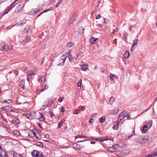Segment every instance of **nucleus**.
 <instances>
[{
    "mask_svg": "<svg viewBox=\"0 0 157 157\" xmlns=\"http://www.w3.org/2000/svg\"><path fill=\"white\" fill-rule=\"evenodd\" d=\"M114 124L115 125L113 127V128L114 130H117L118 128L119 122H118V121H115Z\"/></svg>",
    "mask_w": 157,
    "mask_h": 157,
    "instance_id": "obj_18",
    "label": "nucleus"
},
{
    "mask_svg": "<svg viewBox=\"0 0 157 157\" xmlns=\"http://www.w3.org/2000/svg\"><path fill=\"white\" fill-rule=\"evenodd\" d=\"M126 117L128 119H129L130 118L129 115L128 114L126 115Z\"/></svg>",
    "mask_w": 157,
    "mask_h": 157,
    "instance_id": "obj_55",
    "label": "nucleus"
},
{
    "mask_svg": "<svg viewBox=\"0 0 157 157\" xmlns=\"http://www.w3.org/2000/svg\"><path fill=\"white\" fill-rule=\"evenodd\" d=\"M101 17V15H98V16H97L96 17V19H99Z\"/></svg>",
    "mask_w": 157,
    "mask_h": 157,
    "instance_id": "obj_54",
    "label": "nucleus"
},
{
    "mask_svg": "<svg viewBox=\"0 0 157 157\" xmlns=\"http://www.w3.org/2000/svg\"><path fill=\"white\" fill-rule=\"evenodd\" d=\"M135 140L138 143L142 144H144V136H136L135 137Z\"/></svg>",
    "mask_w": 157,
    "mask_h": 157,
    "instance_id": "obj_2",
    "label": "nucleus"
},
{
    "mask_svg": "<svg viewBox=\"0 0 157 157\" xmlns=\"http://www.w3.org/2000/svg\"><path fill=\"white\" fill-rule=\"evenodd\" d=\"M0 157H7L6 152L0 146Z\"/></svg>",
    "mask_w": 157,
    "mask_h": 157,
    "instance_id": "obj_6",
    "label": "nucleus"
},
{
    "mask_svg": "<svg viewBox=\"0 0 157 157\" xmlns=\"http://www.w3.org/2000/svg\"><path fill=\"white\" fill-rule=\"evenodd\" d=\"M124 112H122L119 115L118 118V122H119L124 119L125 117V113Z\"/></svg>",
    "mask_w": 157,
    "mask_h": 157,
    "instance_id": "obj_12",
    "label": "nucleus"
},
{
    "mask_svg": "<svg viewBox=\"0 0 157 157\" xmlns=\"http://www.w3.org/2000/svg\"><path fill=\"white\" fill-rule=\"evenodd\" d=\"M32 131H33V132H34L33 134H35V135H34V136H35V135L36 134V132H37L35 130L33 129Z\"/></svg>",
    "mask_w": 157,
    "mask_h": 157,
    "instance_id": "obj_53",
    "label": "nucleus"
},
{
    "mask_svg": "<svg viewBox=\"0 0 157 157\" xmlns=\"http://www.w3.org/2000/svg\"><path fill=\"white\" fill-rule=\"evenodd\" d=\"M63 0H58L57 3L56 5V7H57L63 2Z\"/></svg>",
    "mask_w": 157,
    "mask_h": 157,
    "instance_id": "obj_35",
    "label": "nucleus"
},
{
    "mask_svg": "<svg viewBox=\"0 0 157 157\" xmlns=\"http://www.w3.org/2000/svg\"><path fill=\"white\" fill-rule=\"evenodd\" d=\"M49 114L51 117L52 119H55L56 118V116L55 115V114L53 113L52 110L51 109H50L49 110Z\"/></svg>",
    "mask_w": 157,
    "mask_h": 157,
    "instance_id": "obj_16",
    "label": "nucleus"
},
{
    "mask_svg": "<svg viewBox=\"0 0 157 157\" xmlns=\"http://www.w3.org/2000/svg\"><path fill=\"white\" fill-rule=\"evenodd\" d=\"M40 10H36L34 11V12L35 13H36L37 12H38V11H39Z\"/></svg>",
    "mask_w": 157,
    "mask_h": 157,
    "instance_id": "obj_58",
    "label": "nucleus"
},
{
    "mask_svg": "<svg viewBox=\"0 0 157 157\" xmlns=\"http://www.w3.org/2000/svg\"><path fill=\"white\" fill-rule=\"evenodd\" d=\"M109 78L111 81H113L114 79L117 80L118 79V77L116 75L112 74H110Z\"/></svg>",
    "mask_w": 157,
    "mask_h": 157,
    "instance_id": "obj_13",
    "label": "nucleus"
},
{
    "mask_svg": "<svg viewBox=\"0 0 157 157\" xmlns=\"http://www.w3.org/2000/svg\"><path fill=\"white\" fill-rule=\"evenodd\" d=\"M31 40L30 37L29 36H27L25 37L22 42V44L24 45H25L30 41Z\"/></svg>",
    "mask_w": 157,
    "mask_h": 157,
    "instance_id": "obj_9",
    "label": "nucleus"
},
{
    "mask_svg": "<svg viewBox=\"0 0 157 157\" xmlns=\"http://www.w3.org/2000/svg\"><path fill=\"white\" fill-rule=\"evenodd\" d=\"M51 10H52V8H50L48 10H44V11H43V12H41V13H40L39 14L40 15H41L42 13H46V12H47L48 11H50Z\"/></svg>",
    "mask_w": 157,
    "mask_h": 157,
    "instance_id": "obj_40",
    "label": "nucleus"
},
{
    "mask_svg": "<svg viewBox=\"0 0 157 157\" xmlns=\"http://www.w3.org/2000/svg\"><path fill=\"white\" fill-rule=\"evenodd\" d=\"M63 121L62 120L61 121L59 124L58 127L59 128H60V127L63 125Z\"/></svg>",
    "mask_w": 157,
    "mask_h": 157,
    "instance_id": "obj_41",
    "label": "nucleus"
},
{
    "mask_svg": "<svg viewBox=\"0 0 157 157\" xmlns=\"http://www.w3.org/2000/svg\"><path fill=\"white\" fill-rule=\"evenodd\" d=\"M152 138L151 137H147L144 136V144H148L151 141Z\"/></svg>",
    "mask_w": 157,
    "mask_h": 157,
    "instance_id": "obj_11",
    "label": "nucleus"
},
{
    "mask_svg": "<svg viewBox=\"0 0 157 157\" xmlns=\"http://www.w3.org/2000/svg\"><path fill=\"white\" fill-rule=\"evenodd\" d=\"M25 85V81L24 80H22L21 81L20 83V86L21 88H23Z\"/></svg>",
    "mask_w": 157,
    "mask_h": 157,
    "instance_id": "obj_28",
    "label": "nucleus"
},
{
    "mask_svg": "<svg viewBox=\"0 0 157 157\" xmlns=\"http://www.w3.org/2000/svg\"><path fill=\"white\" fill-rule=\"evenodd\" d=\"M29 72H30L32 75L36 74L37 73L36 69L33 70H30V71H29Z\"/></svg>",
    "mask_w": 157,
    "mask_h": 157,
    "instance_id": "obj_32",
    "label": "nucleus"
},
{
    "mask_svg": "<svg viewBox=\"0 0 157 157\" xmlns=\"http://www.w3.org/2000/svg\"><path fill=\"white\" fill-rule=\"evenodd\" d=\"M98 40V38L95 37H93L90 40V41L92 44H95V41Z\"/></svg>",
    "mask_w": 157,
    "mask_h": 157,
    "instance_id": "obj_26",
    "label": "nucleus"
},
{
    "mask_svg": "<svg viewBox=\"0 0 157 157\" xmlns=\"http://www.w3.org/2000/svg\"><path fill=\"white\" fill-rule=\"evenodd\" d=\"M48 88V85L46 84L45 85L44 87L40 90V92H43V91L47 90Z\"/></svg>",
    "mask_w": 157,
    "mask_h": 157,
    "instance_id": "obj_30",
    "label": "nucleus"
},
{
    "mask_svg": "<svg viewBox=\"0 0 157 157\" xmlns=\"http://www.w3.org/2000/svg\"><path fill=\"white\" fill-rule=\"evenodd\" d=\"M147 126L149 128H150L152 125V120H150L148 121L146 123Z\"/></svg>",
    "mask_w": 157,
    "mask_h": 157,
    "instance_id": "obj_19",
    "label": "nucleus"
},
{
    "mask_svg": "<svg viewBox=\"0 0 157 157\" xmlns=\"http://www.w3.org/2000/svg\"><path fill=\"white\" fill-rule=\"evenodd\" d=\"M40 115V117L39 118V120L41 121H43L45 120V118L44 117V115L40 113H39Z\"/></svg>",
    "mask_w": 157,
    "mask_h": 157,
    "instance_id": "obj_20",
    "label": "nucleus"
},
{
    "mask_svg": "<svg viewBox=\"0 0 157 157\" xmlns=\"http://www.w3.org/2000/svg\"><path fill=\"white\" fill-rule=\"evenodd\" d=\"M95 142L93 141H91V143L92 144H95Z\"/></svg>",
    "mask_w": 157,
    "mask_h": 157,
    "instance_id": "obj_60",
    "label": "nucleus"
},
{
    "mask_svg": "<svg viewBox=\"0 0 157 157\" xmlns=\"http://www.w3.org/2000/svg\"><path fill=\"white\" fill-rule=\"evenodd\" d=\"M10 49L9 46L6 44H4L1 46V48L0 50L2 51H6Z\"/></svg>",
    "mask_w": 157,
    "mask_h": 157,
    "instance_id": "obj_8",
    "label": "nucleus"
},
{
    "mask_svg": "<svg viewBox=\"0 0 157 157\" xmlns=\"http://www.w3.org/2000/svg\"><path fill=\"white\" fill-rule=\"evenodd\" d=\"M44 141L46 142H49V141L48 140H44Z\"/></svg>",
    "mask_w": 157,
    "mask_h": 157,
    "instance_id": "obj_64",
    "label": "nucleus"
},
{
    "mask_svg": "<svg viewBox=\"0 0 157 157\" xmlns=\"http://www.w3.org/2000/svg\"><path fill=\"white\" fill-rule=\"evenodd\" d=\"M33 133L34 132H33L32 130L29 131L28 133V136L29 137H32L34 136L35 134H33Z\"/></svg>",
    "mask_w": 157,
    "mask_h": 157,
    "instance_id": "obj_29",
    "label": "nucleus"
},
{
    "mask_svg": "<svg viewBox=\"0 0 157 157\" xmlns=\"http://www.w3.org/2000/svg\"><path fill=\"white\" fill-rule=\"evenodd\" d=\"M21 10V5H19L17 6L16 9L15 11L16 12H18L19 11Z\"/></svg>",
    "mask_w": 157,
    "mask_h": 157,
    "instance_id": "obj_33",
    "label": "nucleus"
},
{
    "mask_svg": "<svg viewBox=\"0 0 157 157\" xmlns=\"http://www.w3.org/2000/svg\"><path fill=\"white\" fill-rule=\"evenodd\" d=\"M138 39H136L133 40L131 49L132 50H134L136 48L138 43Z\"/></svg>",
    "mask_w": 157,
    "mask_h": 157,
    "instance_id": "obj_7",
    "label": "nucleus"
},
{
    "mask_svg": "<svg viewBox=\"0 0 157 157\" xmlns=\"http://www.w3.org/2000/svg\"><path fill=\"white\" fill-rule=\"evenodd\" d=\"M114 101V98L113 97H111L109 101V102L111 105H112Z\"/></svg>",
    "mask_w": 157,
    "mask_h": 157,
    "instance_id": "obj_37",
    "label": "nucleus"
},
{
    "mask_svg": "<svg viewBox=\"0 0 157 157\" xmlns=\"http://www.w3.org/2000/svg\"><path fill=\"white\" fill-rule=\"evenodd\" d=\"M32 155L33 157H44L43 153L34 150L32 153Z\"/></svg>",
    "mask_w": 157,
    "mask_h": 157,
    "instance_id": "obj_1",
    "label": "nucleus"
},
{
    "mask_svg": "<svg viewBox=\"0 0 157 157\" xmlns=\"http://www.w3.org/2000/svg\"><path fill=\"white\" fill-rule=\"evenodd\" d=\"M25 116L30 120L34 119L36 117V113L35 112H32L28 115H26Z\"/></svg>",
    "mask_w": 157,
    "mask_h": 157,
    "instance_id": "obj_3",
    "label": "nucleus"
},
{
    "mask_svg": "<svg viewBox=\"0 0 157 157\" xmlns=\"http://www.w3.org/2000/svg\"><path fill=\"white\" fill-rule=\"evenodd\" d=\"M118 147V144H116L112 146L115 149V151L117 149V148Z\"/></svg>",
    "mask_w": 157,
    "mask_h": 157,
    "instance_id": "obj_44",
    "label": "nucleus"
},
{
    "mask_svg": "<svg viewBox=\"0 0 157 157\" xmlns=\"http://www.w3.org/2000/svg\"><path fill=\"white\" fill-rule=\"evenodd\" d=\"M107 19L105 18H104L105 22V23L108 24V22L106 21L107 20Z\"/></svg>",
    "mask_w": 157,
    "mask_h": 157,
    "instance_id": "obj_56",
    "label": "nucleus"
},
{
    "mask_svg": "<svg viewBox=\"0 0 157 157\" xmlns=\"http://www.w3.org/2000/svg\"><path fill=\"white\" fill-rule=\"evenodd\" d=\"M25 29L26 31V33L27 34L29 32H31L32 30L30 26L27 27L26 28H25Z\"/></svg>",
    "mask_w": 157,
    "mask_h": 157,
    "instance_id": "obj_23",
    "label": "nucleus"
},
{
    "mask_svg": "<svg viewBox=\"0 0 157 157\" xmlns=\"http://www.w3.org/2000/svg\"><path fill=\"white\" fill-rule=\"evenodd\" d=\"M38 125L39 126L40 128H41V125H40V123H38Z\"/></svg>",
    "mask_w": 157,
    "mask_h": 157,
    "instance_id": "obj_62",
    "label": "nucleus"
},
{
    "mask_svg": "<svg viewBox=\"0 0 157 157\" xmlns=\"http://www.w3.org/2000/svg\"><path fill=\"white\" fill-rule=\"evenodd\" d=\"M67 58V57L66 56H65L64 55L62 56L60 59V61H62V62L60 63H59L57 64V65H61V66H63L64 65Z\"/></svg>",
    "mask_w": 157,
    "mask_h": 157,
    "instance_id": "obj_5",
    "label": "nucleus"
},
{
    "mask_svg": "<svg viewBox=\"0 0 157 157\" xmlns=\"http://www.w3.org/2000/svg\"><path fill=\"white\" fill-rule=\"evenodd\" d=\"M82 82V80L81 79H80L79 80V82H78V87L81 86V85Z\"/></svg>",
    "mask_w": 157,
    "mask_h": 157,
    "instance_id": "obj_46",
    "label": "nucleus"
},
{
    "mask_svg": "<svg viewBox=\"0 0 157 157\" xmlns=\"http://www.w3.org/2000/svg\"><path fill=\"white\" fill-rule=\"evenodd\" d=\"M35 136L38 139H40L41 138V135L38 132H36V134L35 135Z\"/></svg>",
    "mask_w": 157,
    "mask_h": 157,
    "instance_id": "obj_31",
    "label": "nucleus"
},
{
    "mask_svg": "<svg viewBox=\"0 0 157 157\" xmlns=\"http://www.w3.org/2000/svg\"><path fill=\"white\" fill-rule=\"evenodd\" d=\"M68 55L69 56H68V57L69 59V61L71 62H73L74 61V58L71 55V51L69 52Z\"/></svg>",
    "mask_w": 157,
    "mask_h": 157,
    "instance_id": "obj_15",
    "label": "nucleus"
},
{
    "mask_svg": "<svg viewBox=\"0 0 157 157\" xmlns=\"http://www.w3.org/2000/svg\"><path fill=\"white\" fill-rule=\"evenodd\" d=\"M23 23H21L20 24H17V25H20V26H22V25H23Z\"/></svg>",
    "mask_w": 157,
    "mask_h": 157,
    "instance_id": "obj_59",
    "label": "nucleus"
},
{
    "mask_svg": "<svg viewBox=\"0 0 157 157\" xmlns=\"http://www.w3.org/2000/svg\"><path fill=\"white\" fill-rule=\"evenodd\" d=\"M130 56V53L129 51H126L124 54V56L126 58H128Z\"/></svg>",
    "mask_w": 157,
    "mask_h": 157,
    "instance_id": "obj_21",
    "label": "nucleus"
},
{
    "mask_svg": "<svg viewBox=\"0 0 157 157\" xmlns=\"http://www.w3.org/2000/svg\"><path fill=\"white\" fill-rule=\"evenodd\" d=\"M87 137L86 136H77L75 138V139H76L78 138H86Z\"/></svg>",
    "mask_w": 157,
    "mask_h": 157,
    "instance_id": "obj_38",
    "label": "nucleus"
},
{
    "mask_svg": "<svg viewBox=\"0 0 157 157\" xmlns=\"http://www.w3.org/2000/svg\"><path fill=\"white\" fill-rule=\"evenodd\" d=\"M73 147L76 150H80V145L77 143H75L73 144Z\"/></svg>",
    "mask_w": 157,
    "mask_h": 157,
    "instance_id": "obj_14",
    "label": "nucleus"
},
{
    "mask_svg": "<svg viewBox=\"0 0 157 157\" xmlns=\"http://www.w3.org/2000/svg\"><path fill=\"white\" fill-rule=\"evenodd\" d=\"M82 70L83 71H86L88 68V66L87 65H82L81 67Z\"/></svg>",
    "mask_w": 157,
    "mask_h": 157,
    "instance_id": "obj_24",
    "label": "nucleus"
},
{
    "mask_svg": "<svg viewBox=\"0 0 157 157\" xmlns=\"http://www.w3.org/2000/svg\"><path fill=\"white\" fill-rule=\"evenodd\" d=\"M28 74L27 75V80L28 82H29V79L32 78V74L30 72H28Z\"/></svg>",
    "mask_w": 157,
    "mask_h": 157,
    "instance_id": "obj_22",
    "label": "nucleus"
},
{
    "mask_svg": "<svg viewBox=\"0 0 157 157\" xmlns=\"http://www.w3.org/2000/svg\"><path fill=\"white\" fill-rule=\"evenodd\" d=\"M148 127L146 125L143 126L142 128V131L144 132H146L147 130Z\"/></svg>",
    "mask_w": 157,
    "mask_h": 157,
    "instance_id": "obj_27",
    "label": "nucleus"
},
{
    "mask_svg": "<svg viewBox=\"0 0 157 157\" xmlns=\"http://www.w3.org/2000/svg\"><path fill=\"white\" fill-rule=\"evenodd\" d=\"M36 144L37 146L40 147H42L44 145V144H43V143L40 142H37L36 143Z\"/></svg>",
    "mask_w": 157,
    "mask_h": 157,
    "instance_id": "obj_36",
    "label": "nucleus"
},
{
    "mask_svg": "<svg viewBox=\"0 0 157 157\" xmlns=\"http://www.w3.org/2000/svg\"><path fill=\"white\" fill-rule=\"evenodd\" d=\"M108 150L111 152H114L115 151V149L112 146L108 147Z\"/></svg>",
    "mask_w": 157,
    "mask_h": 157,
    "instance_id": "obj_34",
    "label": "nucleus"
},
{
    "mask_svg": "<svg viewBox=\"0 0 157 157\" xmlns=\"http://www.w3.org/2000/svg\"><path fill=\"white\" fill-rule=\"evenodd\" d=\"M117 109V111L115 113H113V114L115 115L116 113H118V109ZM112 114H113V112H112Z\"/></svg>",
    "mask_w": 157,
    "mask_h": 157,
    "instance_id": "obj_57",
    "label": "nucleus"
},
{
    "mask_svg": "<svg viewBox=\"0 0 157 157\" xmlns=\"http://www.w3.org/2000/svg\"><path fill=\"white\" fill-rule=\"evenodd\" d=\"M100 122L101 123H103L105 121V117H101L100 119Z\"/></svg>",
    "mask_w": 157,
    "mask_h": 157,
    "instance_id": "obj_39",
    "label": "nucleus"
},
{
    "mask_svg": "<svg viewBox=\"0 0 157 157\" xmlns=\"http://www.w3.org/2000/svg\"><path fill=\"white\" fill-rule=\"evenodd\" d=\"M42 76L41 75H38V81L39 82H40L42 81Z\"/></svg>",
    "mask_w": 157,
    "mask_h": 157,
    "instance_id": "obj_45",
    "label": "nucleus"
},
{
    "mask_svg": "<svg viewBox=\"0 0 157 157\" xmlns=\"http://www.w3.org/2000/svg\"><path fill=\"white\" fill-rule=\"evenodd\" d=\"M9 106H6L5 108H4V107H2V109L3 110V111H4L5 110V109H7L8 108H9Z\"/></svg>",
    "mask_w": 157,
    "mask_h": 157,
    "instance_id": "obj_50",
    "label": "nucleus"
},
{
    "mask_svg": "<svg viewBox=\"0 0 157 157\" xmlns=\"http://www.w3.org/2000/svg\"><path fill=\"white\" fill-rule=\"evenodd\" d=\"M119 31L118 29H116L115 30H113L112 32V34H114L116 32H117Z\"/></svg>",
    "mask_w": 157,
    "mask_h": 157,
    "instance_id": "obj_47",
    "label": "nucleus"
},
{
    "mask_svg": "<svg viewBox=\"0 0 157 157\" xmlns=\"http://www.w3.org/2000/svg\"><path fill=\"white\" fill-rule=\"evenodd\" d=\"M125 33L126 34H124V36L126 37L127 38V36H128V35L126 33Z\"/></svg>",
    "mask_w": 157,
    "mask_h": 157,
    "instance_id": "obj_61",
    "label": "nucleus"
},
{
    "mask_svg": "<svg viewBox=\"0 0 157 157\" xmlns=\"http://www.w3.org/2000/svg\"><path fill=\"white\" fill-rule=\"evenodd\" d=\"M60 111L62 113H64L65 111V110L64 109V108L63 106H61L60 108Z\"/></svg>",
    "mask_w": 157,
    "mask_h": 157,
    "instance_id": "obj_43",
    "label": "nucleus"
},
{
    "mask_svg": "<svg viewBox=\"0 0 157 157\" xmlns=\"http://www.w3.org/2000/svg\"><path fill=\"white\" fill-rule=\"evenodd\" d=\"M134 133V132L133 133ZM133 134H132L130 136H129L128 137V138H130L133 135Z\"/></svg>",
    "mask_w": 157,
    "mask_h": 157,
    "instance_id": "obj_63",
    "label": "nucleus"
},
{
    "mask_svg": "<svg viewBox=\"0 0 157 157\" xmlns=\"http://www.w3.org/2000/svg\"><path fill=\"white\" fill-rule=\"evenodd\" d=\"M94 121V120L92 119H90V121H89V124L90 125L91 124L90 123L92 124Z\"/></svg>",
    "mask_w": 157,
    "mask_h": 157,
    "instance_id": "obj_48",
    "label": "nucleus"
},
{
    "mask_svg": "<svg viewBox=\"0 0 157 157\" xmlns=\"http://www.w3.org/2000/svg\"><path fill=\"white\" fill-rule=\"evenodd\" d=\"M77 14L75 13L72 17H71V22H73L75 19V18L77 17Z\"/></svg>",
    "mask_w": 157,
    "mask_h": 157,
    "instance_id": "obj_17",
    "label": "nucleus"
},
{
    "mask_svg": "<svg viewBox=\"0 0 157 157\" xmlns=\"http://www.w3.org/2000/svg\"><path fill=\"white\" fill-rule=\"evenodd\" d=\"M80 112V110L79 109H77L76 110L75 112V113L76 114H78Z\"/></svg>",
    "mask_w": 157,
    "mask_h": 157,
    "instance_id": "obj_51",
    "label": "nucleus"
},
{
    "mask_svg": "<svg viewBox=\"0 0 157 157\" xmlns=\"http://www.w3.org/2000/svg\"><path fill=\"white\" fill-rule=\"evenodd\" d=\"M74 43H73L71 42H70L67 44V46L68 48H70L73 47L74 46Z\"/></svg>",
    "mask_w": 157,
    "mask_h": 157,
    "instance_id": "obj_25",
    "label": "nucleus"
},
{
    "mask_svg": "<svg viewBox=\"0 0 157 157\" xmlns=\"http://www.w3.org/2000/svg\"><path fill=\"white\" fill-rule=\"evenodd\" d=\"M50 137L49 135L48 134H46L45 135V137L47 139H49Z\"/></svg>",
    "mask_w": 157,
    "mask_h": 157,
    "instance_id": "obj_52",
    "label": "nucleus"
},
{
    "mask_svg": "<svg viewBox=\"0 0 157 157\" xmlns=\"http://www.w3.org/2000/svg\"><path fill=\"white\" fill-rule=\"evenodd\" d=\"M63 101V99L62 98V97L59 98L58 99V101H59V102H62Z\"/></svg>",
    "mask_w": 157,
    "mask_h": 157,
    "instance_id": "obj_49",
    "label": "nucleus"
},
{
    "mask_svg": "<svg viewBox=\"0 0 157 157\" xmlns=\"http://www.w3.org/2000/svg\"><path fill=\"white\" fill-rule=\"evenodd\" d=\"M4 102H5L6 103H10L12 102V100L10 99H9L8 100H4L3 101Z\"/></svg>",
    "mask_w": 157,
    "mask_h": 157,
    "instance_id": "obj_42",
    "label": "nucleus"
},
{
    "mask_svg": "<svg viewBox=\"0 0 157 157\" xmlns=\"http://www.w3.org/2000/svg\"><path fill=\"white\" fill-rule=\"evenodd\" d=\"M93 140H96V141H99L101 142H103L105 140H112L110 139H105L104 137H102L101 138H94L93 139ZM112 141H113V140H112Z\"/></svg>",
    "mask_w": 157,
    "mask_h": 157,
    "instance_id": "obj_10",
    "label": "nucleus"
},
{
    "mask_svg": "<svg viewBox=\"0 0 157 157\" xmlns=\"http://www.w3.org/2000/svg\"><path fill=\"white\" fill-rule=\"evenodd\" d=\"M14 3H12L4 11L3 14L2 15V17L4 15L7 14L8 12L11 10V9L14 7Z\"/></svg>",
    "mask_w": 157,
    "mask_h": 157,
    "instance_id": "obj_4",
    "label": "nucleus"
}]
</instances>
